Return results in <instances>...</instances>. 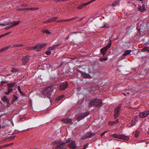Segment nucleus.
<instances>
[{"instance_id": "obj_36", "label": "nucleus", "mask_w": 149, "mask_h": 149, "mask_svg": "<svg viewBox=\"0 0 149 149\" xmlns=\"http://www.w3.org/2000/svg\"><path fill=\"white\" fill-rule=\"evenodd\" d=\"M18 90L19 92L21 93L22 95H23L24 93L22 92V91H21L20 89V86H19L18 87Z\"/></svg>"}, {"instance_id": "obj_17", "label": "nucleus", "mask_w": 149, "mask_h": 149, "mask_svg": "<svg viewBox=\"0 0 149 149\" xmlns=\"http://www.w3.org/2000/svg\"><path fill=\"white\" fill-rule=\"evenodd\" d=\"M1 100L3 102H8L9 100L8 99L6 96L5 95H3L1 98Z\"/></svg>"}, {"instance_id": "obj_49", "label": "nucleus", "mask_w": 149, "mask_h": 149, "mask_svg": "<svg viewBox=\"0 0 149 149\" xmlns=\"http://www.w3.org/2000/svg\"><path fill=\"white\" fill-rule=\"evenodd\" d=\"M24 10H30V8H23Z\"/></svg>"}, {"instance_id": "obj_32", "label": "nucleus", "mask_w": 149, "mask_h": 149, "mask_svg": "<svg viewBox=\"0 0 149 149\" xmlns=\"http://www.w3.org/2000/svg\"><path fill=\"white\" fill-rule=\"evenodd\" d=\"M11 24V22H8L7 23V24H5V23H3V24H0V25H2V26H6L7 25L10 24Z\"/></svg>"}, {"instance_id": "obj_56", "label": "nucleus", "mask_w": 149, "mask_h": 149, "mask_svg": "<svg viewBox=\"0 0 149 149\" xmlns=\"http://www.w3.org/2000/svg\"><path fill=\"white\" fill-rule=\"evenodd\" d=\"M7 146L8 145H7V144H6L3 145L2 146V147H3V148H5V147H8Z\"/></svg>"}, {"instance_id": "obj_7", "label": "nucleus", "mask_w": 149, "mask_h": 149, "mask_svg": "<svg viewBox=\"0 0 149 149\" xmlns=\"http://www.w3.org/2000/svg\"><path fill=\"white\" fill-rule=\"evenodd\" d=\"M68 86L67 82H65L60 84L59 88L61 90H63L66 89Z\"/></svg>"}, {"instance_id": "obj_18", "label": "nucleus", "mask_w": 149, "mask_h": 149, "mask_svg": "<svg viewBox=\"0 0 149 149\" xmlns=\"http://www.w3.org/2000/svg\"><path fill=\"white\" fill-rule=\"evenodd\" d=\"M64 147L63 145L54 146L53 147V149H64Z\"/></svg>"}, {"instance_id": "obj_39", "label": "nucleus", "mask_w": 149, "mask_h": 149, "mask_svg": "<svg viewBox=\"0 0 149 149\" xmlns=\"http://www.w3.org/2000/svg\"><path fill=\"white\" fill-rule=\"evenodd\" d=\"M55 49L54 47V45L52 47H49V49L50 50H54Z\"/></svg>"}, {"instance_id": "obj_54", "label": "nucleus", "mask_w": 149, "mask_h": 149, "mask_svg": "<svg viewBox=\"0 0 149 149\" xmlns=\"http://www.w3.org/2000/svg\"><path fill=\"white\" fill-rule=\"evenodd\" d=\"M6 103L7 104L6 105L7 107H9V106H10V104L9 102V101H8V102H6Z\"/></svg>"}, {"instance_id": "obj_10", "label": "nucleus", "mask_w": 149, "mask_h": 149, "mask_svg": "<svg viewBox=\"0 0 149 149\" xmlns=\"http://www.w3.org/2000/svg\"><path fill=\"white\" fill-rule=\"evenodd\" d=\"M22 63L24 65H25L26 63L28 62L30 60L28 56H22Z\"/></svg>"}, {"instance_id": "obj_14", "label": "nucleus", "mask_w": 149, "mask_h": 149, "mask_svg": "<svg viewBox=\"0 0 149 149\" xmlns=\"http://www.w3.org/2000/svg\"><path fill=\"white\" fill-rule=\"evenodd\" d=\"M62 121L64 123L67 124H70L72 123V119L67 118L66 119H63L62 120Z\"/></svg>"}, {"instance_id": "obj_24", "label": "nucleus", "mask_w": 149, "mask_h": 149, "mask_svg": "<svg viewBox=\"0 0 149 149\" xmlns=\"http://www.w3.org/2000/svg\"><path fill=\"white\" fill-rule=\"evenodd\" d=\"M20 23V22L19 21V20L17 22L14 21V22H13V25L14 26H16V25H17L19 23Z\"/></svg>"}, {"instance_id": "obj_31", "label": "nucleus", "mask_w": 149, "mask_h": 149, "mask_svg": "<svg viewBox=\"0 0 149 149\" xmlns=\"http://www.w3.org/2000/svg\"><path fill=\"white\" fill-rule=\"evenodd\" d=\"M42 32L43 33H46L47 34H50L51 32L47 30H43Z\"/></svg>"}, {"instance_id": "obj_52", "label": "nucleus", "mask_w": 149, "mask_h": 149, "mask_svg": "<svg viewBox=\"0 0 149 149\" xmlns=\"http://www.w3.org/2000/svg\"><path fill=\"white\" fill-rule=\"evenodd\" d=\"M60 45V44H58L55 45H54V47L55 49L57 48L58 47H59V46Z\"/></svg>"}, {"instance_id": "obj_64", "label": "nucleus", "mask_w": 149, "mask_h": 149, "mask_svg": "<svg viewBox=\"0 0 149 149\" xmlns=\"http://www.w3.org/2000/svg\"><path fill=\"white\" fill-rule=\"evenodd\" d=\"M23 45L22 44L18 45V47H21V46H23Z\"/></svg>"}, {"instance_id": "obj_16", "label": "nucleus", "mask_w": 149, "mask_h": 149, "mask_svg": "<svg viewBox=\"0 0 149 149\" xmlns=\"http://www.w3.org/2000/svg\"><path fill=\"white\" fill-rule=\"evenodd\" d=\"M95 134V133L92 132H88L87 133L85 136V137L88 138H91L92 136H94Z\"/></svg>"}, {"instance_id": "obj_9", "label": "nucleus", "mask_w": 149, "mask_h": 149, "mask_svg": "<svg viewBox=\"0 0 149 149\" xmlns=\"http://www.w3.org/2000/svg\"><path fill=\"white\" fill-rule=\"evenodd\" d=\"M47 44L45 43H42L38 44L36 45V47H37V49H38L37 51H39L41 49L44 47Z\"/></svg>"}, {"instance_id": "obj_27", "label": "nucleus", "mask_w": 149, "mask_h": 149, "mask_svg": "<svg viewBox=\"0 0 149 149\" xmlns=\"http://www.w3.org/2000/svg\"><path fill=\"white\" fill-rule=\"evenodd\" d=\"M120 134L117 135V134H113L112 135L113 137H114L116 138H118V139H119V137H120Z\"/></svg>"}, {"instance_id": "obj_37", "label": "nucleus", "mask_w": 149, "mask_h": 149, "mask_svg": "<svg viewBox=\"0 0 149 149\" xmlns=\"http://www.w3.org/2000/svg\"><path fill=\"white\" fill-rule=\"evenodd\" d=\"M119 1H117L115 2H114L112 4V5L113 6H116V5L117 4H118V3L119 2Z\"/></svg>"}, {"instance_id": "obj_46", "label": "nucleus", "mask_w": 149, "mask_h": 149, "mask_svg": "<svg viewBox=\"0 0 149 149\" xmlns=\"http://www.w3.org/2000/svg\"><path fill=\"white\" fill-rule=\"evenodd\" d=\"M71 21V18L68 19H66L64 20H63V22H66L68 21Z\"/></svg>"}, {"instance_id": "obj_22", "label": "nucleus", "mask_w": 149, "mask_h": 149, "mask_svg": "<svg viewBox=\"0 0 149 149\" xmlns=\"http://www.w3.org/2000/svg\"><path fill=\"white\" fill-rule=\"evenodd\" d=\"M132 50H126L124 53L123 54V56H125L127 55L130 54Z\"/></svg>"}, {"instance_id": "obj_57", "label": "nucleus", "mask_w": 149, "mask_h": 149, "mask_svg": "<svg viewBox=\"0 0 149 149\" xmlns=\"http://www.w3.org/2000/svg\"><path fill=\"white\" fill-rule=\"evenodd\" d=\"M30 10H35V8H30Z\"/></svg>"}, {"instance_id": "obj_35", "label": "nucleus", "mask_w": 149, "mask_h": 149, "mask_svg": "<svg viewBox=\"0 0 149 149\" xmlns=\"http://www.w3.org/2000/svg\"><path fill=\"white\" fill-rule=\"evenodd\" d=\"M58 17H57L51 18L52 21V22L55 21H56V19H58Z\"/></svg>"}, {"instance_id": "obj_1", "label": "nucleus", "mask_w": 149, "mask_h": 149, "mask_svg": "<svg viewBox=\"0 0 149 149\" xmlns=\"http://www.w3.org/2000/svg\"><path fill=\"white\" fill-rule=\"evenodd\" d=\"M67 143L68 144L67 145H68V147L72 149L76 148L75 141L73 140L68 141L65 143H63L60 141H57L54 142L53 143H52V145H53L54 146H57L64 145Z\"/></svg>"}, {"instance_id": "obj_13", "label": "nucleus", "mask_w": 149, "mask_h": 149, "mask_svg": "<svg viewBox=\"0 0 149 149\" xmlns=\"http://www.w3.org/2000/svg\"><path fill=\"white\" fill-rule=\"evenodd\" d=\"M95 99H93L89 101L88 105L90 107L95 106Z\"/></svg>"}, {"instance_id": "obj_3", "label": "nucleus", "mask_w": 149, "mask_h": 149, "mask_svg": "<svg viewBox=\"0 0 149 149\" xmlns=\"http://www.w3.org/2000/svg\"><path fill=\"white\" fill-rule=\"evenodd\" d=\"M17 82H13V83H9L7 84L8 87V91L6 92L5 93L6 95H8L9 93L13 91V88L16 86Z\"/></svg>"}, {"instance_id": "obj_6", "label": "nucleus", "mask_w": 149, "mask_h": 149, "mask_svg": "<svg viewBox=\"0 0 149 149\" xmlns=\"http://www.w3.org/2000/svg\"><path fill=\"white\" fill-rule=\"evenodd\" d=\"M89 114L88 112H87L82 114H79L77 117V119L79 121L87 116Z\"/></svg>"}, {"instance_id": "obj_20", "label": "nucleus", "mask_w": 149, "mask_h": 149, "mask_svg": "<svg viewBox=\"0 0 149 149\" xmlns=\"http://www.w3.org/2000/svg\"><path fill=\"white\" fill-rule=\"evenodd\" d=\"M119 122L118 120V119H116L113 122H109V124L110 125H113L115 124H117Z\"/></svg>"}, {"instance_id": "obj_63", "label": "nucleus", "mask_w": 149, "mask_h": 149, "mask_svg": "<svg viewBox=\"0 0 149 149\" xmlns=\"http://www.w3.org/2000/svg\"><path fill=\"white\" fill-rule=\"evenodd\" d=\"M11 32L10 31V32H9L7 33H6L5 34V36L10 34V33H11Z\"/></svg>"}, {"instance_id": "obj_51", "label": "nucleus", "mask_w": 149, "mask_h": 149, "mask_svg": "<svg viewBox=\"0 0 149 149\" xmlns=\"http://www.w3.org/2000/svg\"><path fill=\"white\" fill-rule=\"evenodd\" d=\"M91 3V1H90L87 3H84V5H85V6H86V5H88Z\"/></svg>"}, {"instance_id": "obj_4", "label": "nucleus", "mask_w": 149, "mask_h": 149, "mask_svg": "<svg viewBox=\"0 0 149 149\" xmlns=\"http://www.w3.org/2000/svg\"><path fill=\"white\" fill-rule=\"evenodd\" d=\"M111 41L110 40L108 41V44L106 46L101 49V52L103 55L106 54L107 50L111 47Z\"/></svg>"}, {"instance_id": "obj_11", "label": "nucleus", "mask_w": 149, "mask_h": 149, "mask_svg": "<svg viewBox=\"0 0 149 149\" xmlns=\"http://www.w3.org/2000/svg\"><path fill=\"white\" fill-rule=\"evenodd\" d=\"M79 72L84 78L88 79L91 78V76L89 74L86 73L82 71H79Z\"/></svg>"}, {"instance_id": "obj_5", "label": "nucleus", "mask_w": 149, "mask_h": 149, "mask_svg": "<svg viewBox=\"0 0 149 149\" xmlns=\"http://www.w3.org/2000/svg\"><path fill=\"white\" fill-rule=\"evenodd\" d=\"M121 105L120 104L118 107H116L114 110V117L115 118H116L119 115V114L120 111Z\"/></svg>"}, {"instance_id": "obj_62", "label": "nucleus", "mask_w": 149, "mask_h": 149, "mask_svg": "<svg viewBox=\"0 0 149 149\" xmlns=\"http://www.w3.org/2000/svg\"><path fill=\"white\" fill-rule=\"evenodd\" d=\"M18 47V45H14L13 47Z\"/></svg>"}, {"instance_id": "obj_55", "label": "nucleus", "mask_w": 149, "mask_h": 149, "mask_svg": "<svg viewBox=\"0 0 149 149\" xmlns=\"http://www.w3.org/2000/svg\"><path fill=\"white\" fill-rule=\"evenodd\" d=\"M47 20H48V22L49 23L52 22V20L51 18H49V19H48Z\"/></svg>"}, {"instance_id": "obj_44", "label": "nucleus", "mask_w": 149, "mask_h": 149, "mask_svg": "<svg viewBox=\"0 0 149 149\" xmlns=\"http://www.w3.org/2000/svg\"><path fill=\"white\" fill-rule=\"evenodd\" d=\"M15 136H10L8 138H9V139H10V140H12L14 139Z\"/></svg>"}, {"instance_id": "obj_59", "label": "nucleus", "mask_w": 149, "mask_h": 149, "mask_svg": "<svg viewBox=\"0 0 149 149\" xmlns=\"http://www.w3.org/2000/svg\"><path fill=\"white\" fill-rule=\"evenodd\" d=\"M8 26L9 27L10 29L11 28H12V27H13V26H14V25H13V24H12V25H10V26Z\"/></svg>"}, {"instance_id": "obj_42", "label": "nucleus", "mask_w": 149, "mask_h": 149, "mask_svg": "<svg viewBox=\"0 0 149 149\" xmlns=\"http://www.w3.org/2000/svg\"><path fill=\"white\" fill-rule=\"evenodd\" d=\"M79 18V17L78 16H77L74 17H73L71 18V20L75 19H76L78 18Z\"/></svg>"}, {"instance_id": "obj_47", "label": "nucleus", "mask_w": 149, "mask_h": 149, "mask_svg": "<svg viewBox=\"0 0 149 149\" xmlns=\"http://www.w3.org/2000/svg\"><path fill=\"white\" fill-rule=\"evenodd\" d=\"M109 27V25L107 24H105L103 26L104 27L108 28Z\"/></svg>"}, {"instance_id": "obj_48", "label": "nucleus", "mask_w": 149, "mask_h": 149, "mask_svg": "<svg viewBox=\"0 0 149 149\" xmlns=\"http://www.w3.org/2000/svg\"><path fill=\"white\" fill-rule=\"evenodd\" d=\"M107 132V131H105L103 132L102 134H101V136H103Z\"/></svg>"}, {"instance_id": "obj_25", "label": "nucleus", "mask_w": 149, "mask_h": 149, "mask_svg": "<svg viewBox=\"0 0 149 149\" xmlns=\"http://www.w3.org/2000/svg\"><path fill=\"white\" fill-rule=\"evenodd\" d=\"M37 49V47L36 46L34 47H29L28 48L27 50H32L33 49Z\"/></svg>"}, {"instance_id": "obj_12", "label": "nucleus", "mask_w": 149, "mask_h": 149, "mask_svg": "<svg viewBox=\"0 0 149 149\" xmlns=\"http://www.w3.org/2000/svg\"><path fill=\"white\" fill-rule=\"evenodd\" d=\"M95 99V107H101L102 105V101L101 99L97 100Z\"/></svg>"}, {"instance_id": "obj_19", "label": "nucleus", "mask_w": 149, "mask_h": 149, "mask_svg": "<svg viewBox=\"0 0 149 149\" xmlns=\"http://www.w3.org/2000/svg\"><path fill=\"white\" fill-rule=\"evenodd\" d=\"M140 50L142 52H146L147 51L149 52V47H145Z\"/></svg>"}, {"instance_id": "obj_58", "label": "nucleus", "mask_w": 149, "mask_h": 149, "mask_svg": "<svg viewBox=\"0 0 149 149\" xmlns=\"http://www.w3.org/2000/svg\"><path fill=\"white\" fill-rule=\"evenodd\" d=\"M17 10L19 11H23L24 10L23 8H18L17 9Z\"/></svg>"}, {"instance_id": "obj_50", "label": "nucleus", "mask_w": 149, "mask_h": 149, "mask_svg": "<svg viewBox=\"0 0 149 149\" xmlns=\"http://www.w3.org/2000/svg\"><path fill=\"white\" fill-rule=\"evenodd\" d=\"M63 22V20H62V19L59 20H57V22L58 23Z\"/></svg>"}, {"instance_id": "obj_43", "label": "nucleus", "mask_w": 149, "mask_h": 149, "mask_svg": "<svg viewBox=\"0 0 149 149\" xmlns=\"http://www.w3.org/2000/svg\"><path fill=\"white\" fill-rule=\"evenodd\" d=\"M135 125V122L134 121H133L131 123V125L132 126H133Z\"/></svg>"}, {"instance_id": "obj_30", "label": "nucleus", "mask_w": 149, "mask_h": 149, "mask_svg": "<svg viewBox=\"0 0 149 149\" xmlns=\"http://www.w3.org/2000/svg\"><path fill=\"white\" fill-rule=\"evenodd\" d=\"M18 71V70L17 68H12V70L11 71L12 72H17Z\"/></svg>"}, {"instance_id": "obj_26", "label": "nucleus", "mask_w": 149, "mask_h": 149, "mask_svg": "<svg viewBox=\"0 0 149 149\" xmlns=\"http://www.w3.org/2000/svg\"><path fill=\"white\" fill-rule=\"evenodd\" d=\"M17 99V96L15 95H13V102H14L15 101H16Z\"/></svg>"}, {"instance_id": "obj_45", "label": "nucleus", "mask_w": 149, "mask_h": 149, "mask_svg": "<svg viewBox=\"0 0 149 149\" xmlns=\"http://www.w3.org/2000/svg\"><path fill=\"white\" fill-rule=\"evenodd\" d=\"M63 97V95H61V96H60L58 97V100H60Z\"/></svg>"}, {"instance_id": "obj_23", "label": "nucleus", "mask_w": 149, "mask_h": 149, "mask_svg": "<svg viewBox=\"0 0 149 149\" xmlns=\"http://www.w3.org/2000/svg\"><path fill=\"white\" fill-rule=\"evenodd\" d=\"M10 47H11V45H9L7 47H4L2 48L0 50V51L1 52H2L4 51H6V50L7 49L9 48Z\"/></svg>"}, {"instance_id": "obj_33", "label": "nucleus", "mask_w": 149, "mask_h": 149, "mask_svg": "<svg viewBox=\"0 0 149 149\" xmlns=\"http://www.w3.org/2000/svg\"><path fill=\"white\" fill-rule=\"evenodd\" d=\"M7 83H8V81H6L5 80L1 81V82L0 85L2 86L4 84Z\"/></svg>"}, {"instance_id": "obj_29", "label": "nucleus", "mask_w": 149, "mask_h": 149, "mask_svg": "<svg viewBox=\"0 0 149 149\" xmlns=\"http://www.w3.org/2000/svg\"><path fill=\"white\" fill-rule=\"evenodd\" d=\"M9 140V138H7L5 139H4L3 140H2L1 141V143H4L6 142V141H8Z\"/></svg>"}, {"instance_id": "obj_21", "label": "nucleus", "mask_w": 149, "mask_h": 149, "mask_svg": "<svg viewBox=\"0 0 149 149\" xmlns=\"http://www.w3.org/2000/svg\"><path fill=\"white\" fill-rule=\"evenodd\" d=\"M139 10H140L141 12H142L146 10L145 8V5L144 4H143L142 5V6H140L139 8Z\"/></svg>"}, {"instance_id": "obj_28", "label": "nucleus", "mask_w": 149, "mask_h": 149, "mask_svg": "<svg viewBox=\"0 0 149 149\" xmlns=\"http://www.w3.org/2000/svg\"><path fill=\"white\" fill-rule=\"evenodd\" d=\"M84 5V4H83L79 5V6L77 7V9H82L84 6H85Z\"/></svg>"}, {"instance_id": "obj_41", "label": "nucleus", "mask_w": 149, "mask_h": 149, "mask_svg": "<svg viewBox=\"0 0 149 149\" xmlns=\"http://www.w3.org/2000/svg\"><path fill=\"white\" fill-rule=\"evenodd\" d=\"M88 145V143L86 144L83 147V149H85L87 147Z\"/></svg>"}, {"instance_id": "obj_2", "label": "nucleus", "mask_w": 149, "mask_h": 149, "mask_svg": "<svg viewBox=\"0 0 149 149\" xmlns=\"http://www.w3.org/2000/svg\"><path fill=\"white\" fill-rule=\"evenodd\" d=\"M53 91V86H50L45 88L42 91V95L41 97L45 98L46 96L44 95H52V92Z\"/></svg>"}, {"instance_id": "obj_15", "label": "nucleus", "mask_w": 149, "mask_h": 149, "mask_svg": "<svg viewBox=\"0 0 149 149\" xmlns=\"http://www.w3.org/2000/svg\"><path fill=\"white\" fill-rule=\"evenodd\" d=\"M119 137V139H120L124 140H128L130 138L127 136L120 134Z\"/></svg>"}, {"instance_id": "obj_53", "label": "nucleus", "mask_w": 149, "mask_h": 149, "mask_svg": "<svg viewBox=\"0 0 149 149\" xmlns=\"http://www.w3.org/2000/svg\"><path fill=\"white\" fill-rule=\"evenodd\" d=\"M84 17H82L81 18H80V19H79V20H77V21H78L79 22H80L81 21L82 19H84Z\"/></svg>"}, {"instance_id": "obj_60", "label": "nucleus", "mask_w": 149, "mask_h": 149, "mask_svg": "<svg viewBox=\"0 0 149 149\" xmlns=\"http://www.w3.org/2000/svg\"><path fill=\"white\" fill-rule=\"evenodd\" d=\"M9 29H10V28H9V26H7L5 28L6 30H8Z\"/></svg>"}, {"instance_id": "obj_61", "label": "nucleus", "mask_w": 149, "mask_h": 149, "mask_svg": "<svg viewBox=\"0 0 149 149\" xmlns=\"http://www.w3.org/2000/svg\"><path fill=\"white\" fill-rule=\"evenodd\" d=\"M43 23H48L49 22H48V20H47L46 21H45L43 22Z\"/></svg>"}, {"instance_id": "obj_8", "label": "nucleus", "mask_w": 149, "mask_h": 149, "mask_svg": "<svg viewBox=\"0 0 149 149\" xmlns=\"http://www.w3.org/2000/svg\"><path fill=\"white\" fill-rule=\"evenodd\" d=\"M149 114V111H146L139 113V116L141 118H143L147 116Z\"/></svg>"}, {"instance_id": "obj_40", "label": "nucleus", "mask_w": 149, "mask_h": 149, "mask_svg": "<svg viewBox=\"0 0 149 149\" xmlns=\"http://www.w3.org/2000/svg\"><path fill=\"white\" fill-rule=\"evenodd\" d=\"M100 60L101 61H106L107 60V58H100Z\"/></svg>"}, {"instance_id": "obj_34", "label": "nucleus", "mask_w": 149, "mask_h": 149, "mask_svg": "<svg viewBox=\"0 0 149 149\" xmlns=\"http://www.w3.org/2000/svg\"><path fill=\"white\" fill-rule=\"evenodd\" d=\"M139 132L138 131H136L134 134V136L135 137H137L139 136Z\"/></svg>"}, {"instance_id": "obj_38", "label": "nucleus", "mask_w": 149, "mask_h": 149, "mask_svg": "<svg viewBox=\"0 0 149 149\" xmlns=\"http://www.w3.org/2000/svg\"><path fill=\"white\" fill-rule=\"evenodd\" d=\"M51 53V52L50 50H48L45 52V54L47 55H49Z\"/></svg>"}]
</instances>
